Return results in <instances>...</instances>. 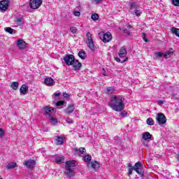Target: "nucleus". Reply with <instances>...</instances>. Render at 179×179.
<instances>
[{
  "label": "nucleus",
  "mask_w": 179,
  "mask_h": 179,
  "mask_svg": "<svg viewBox=\"0 0 179 179\" xmlns=\"http://www.w3.org/2000/svg\"><path fill=\"white\" fill-rule=\"evenodd\" d=\"M124 100L125 99L122 96L113 95L109 102V106L114 111H122L125 107Z\"/></svg>",
  "instance_id": "obj_1"
},
{
  "label": "nucleus",
  "mask_w": 179,
  "mask_h": 179,
  "mask_svg": "<svg viewBox=\"0 0 179 179\" xmlns=\"http://www.w3.org/2000/svg\"><path fill=\"white\" fill-rule=\"evenodd\" d=\"M134 170L137 174H139L141 177L145 176V172L143 171V168L142 167V164L141 162H138L135 164L134 166H131L128 170V176L132 174V171Z\"/></svg>",
  "instance_id": "obj_2"
},
{
  "label": "nucleus",
  "mask_w": 179,
  "mask_h": 179,
  "mask_svg": "<svg viewBox=\"0 0 179 179\" xmlns=\"http://www.w3.org/2000/svg\"><path fill=\"white\" fill-rule=\"evenodd\" d=\"M73 167H75V161L66 162V173L69 177H73L75 173L73 172Z\"/></svg>",
  "instance_id": "obj_3"
},
{
  "label": "nucleus",
  "mask_w": 179,
  "mask_h": 179,
  "mask_svg": "<svg viewBox=\"0 0 179 179\" xmlns=\"http://www.w3.org/2000/svg\"><path fill=\"white\" fill-rule=\"evenodd\" d=\"M63 59L66 65L71 66V65L73 64V61H75V56L73 55L67 54L64 55Z\"/></svg>",
  "instance_id": "obj_4"
},
{
  "label": "nucleus",
  "mask_w": 179,
  "mask_h": 179,
  "mask_svg": "<svg viewBox=\"0 0 179 179\" xmlns=\"http://www.w3.org/2000/svg\"><path fill=\"white\" fill-rule=\"evenodd\" d=\"M99 37L103 43H110L113 40V35L111 33L106 32V34H100Z\"/></svg>",
  "instance_id": "obj_5"
},
{
  "label": "nucleus",
  "mask_w": 179,
  "mask_h": 179,
  "mask_svg": "<svg viewBox=\"0 0 179 179\" xmlns=\"http://www.w3.org/2000/svg\"><path fill=\"white\" fill-rule=\"evenodd\" d=\"M156 121L159 125H164L167 122V118L163 113H158L156 115Z\"/></svg>",
  "instance_id": "obj_6"
},
{
  "label": "nucleus",
  "mask_w": 179,
  "mask_h": 179,
  "mask_svg": "<svg viewBox=\"0 0 179 179\" xmlns=\"http://www.w3.org/2000/svg\"><path fill=\"white\" fill-rule=\"evenodd\" d=\"M43 3V0H30L29 6L31 9H38Z\"/></svg>",
  "instance_id": "obj_7"
},
{
  "label": "nucleus",
  "mask_w": 179,
  "mask_h": 179,
  "mask_svg": "<svg viewBox=\"0 0 179 179\" xmlns=\"http://www.w3.org/2000/svg\"><path fill=\"white\" fill-rule=\"evenodd\" d=\"M9 0H2L0 1V10L1 12H6L10 4Z\"/></svg>",
  "instance_id": "obj_8"
},
{
  "label": "nucleus",
  "mask_w": 179,
  "mask_h": 179,
  "mask_svg": "<svg viewBox=\"0 0 179 179\" xmlns=\"http://www.w3.org/2000/svg\"><path fill=\"white\" fill-rule=\"evenodd\" d=\"M171 54H173V48H171L168 52H166L164 55L161 52H157L155 53L156 57L158 58H161V57H164L166 59L170 58Z\"/></svg>",
  "instance_id": "obj_9"
},
{
  "label": "nucleus",
  "mask_w": 179,
  "mask_h": 179,
  "mask_svg": "<svg viewBox=\"0 0 179 179\" xmlns=\"http://www.w3.org/2000/svg\"><path fill=\"white\" fill-rule=\"evenodd\" d=\"M44 111L45 115H48V117H54V114H55L56 113V109L45 106L44 108Z\"/></svg>",
  "instance_id": "obj_10"
},
{
  "label": "nucleus",
  "mask_w": 179,
  "mask_h": 179,
  "mask_svg": "<svg viewBox=\"0 0 179 179\" xmlns=\"http://www.w3.org/2000/svg\"><path fill=\"white\" fill-rule=\"evenodd\" d=\"M16 45L19 50H26L27 48V43L22 39L17 40Z\"/></svg>",
  "instance_id": "obj_11"
},
{
  "label": "nucleus",
  "mask_w": 179,
  "mask_h": 179,
  "mask_svg": "<svg viewBox=\"0 0 179 179\" xmlns=\"http://www.w3.org/2000/svg\"><path fill=\"white\" fill-rule=\"evenodd\" d=\"M24 166L27 167V169H34V166H36V162L34 159L26 160L24 162Z\"/></svg>",
  "instance_id": "obj_12"
},
{
  "label": "nucleus",
  "mask_w": 179,
  "mask_h": 179,
  "mask_svg": "<svg viewBox=\"0 0 179 179\" xmlns=\"http://www.w3.org/2000/svg\"><path fill=\"white\" fill-rule=\"evenodd\" d=\"M73 68H74V71H80V68H82V63L79 62V60L74 59L73 64H71Z\"/></svg>",
  "instance_id": "obj_13"
},
{
  "label": "nucleus",
  "mask_w": 179,
  "mask_h": 179,
  "mask_svg": "<svg viewBox=\"0 0 179 179\" xmlns=\"http://www.w3.org/2000/svg\"><path fill=\"white\" fill-rule=\"evenodd\" d=\"M87 166L88 169H94V170H96V169H99L100 167L99 162H97L96 161L88 162L87 164Z\"/></svg>",
  "instance_id": "obj_14"
},
{
  "label": "nucleus",
  "mask_w": 179,
  "mask_h": 179,
  "mask_svg": "<svg viewBox=\"0 0 179 179\" xmlns=\"http://www.w3.org/2000/svg\"><path fill=\"white\" fill-rule=\"evenodd\" d=\"M56 145H64V137L62 136H56L54 138Z\"/></svg>",
  "instance_id": "obj_15"
},
{
  "label": "nucleus",
  "mask_w": 179,
  "mask_h": 179,
  "mask_svg": "<svg viewBox=\"0 0 179 179\" xmlns=\"http://www.w3.org/2000/svg\"><path fill=\"white\" fill-rule=\"evenodd\" d=\"M127 49L125 48L122 47L119 51V57L120 58H127Z\"/></svg>",
  "instance_id": "obj_16"
},
{
  "label": "nucleus",
  "mask_w": 179,
  "mask_h": 179,
  "mask_svg": "<svg viewBox=\"0 0 179 179\" xmlns=\"http://www.w3.org/2000/svg\"><path fill=\"white\" fill-rule=\"evenodd\" d=\"M73 150L76 155H78V156H80V155H84V153H86V148H74Z\"/></svg>",
  "instance_id": "obj_17"
},
{
  "label": "nucleus",
  "mask_w": 179,
  "mask_h": 179,
  "mask_svg": "<svg viewBox=\"0 0 179 179\" xmlns=\"http://www.w3.org/2000/svg\"><path fill=\"white\" fill-rule=\"evenodd\" d=\"M75 110V106L73 105H68L67 108L64 109V113L68 115H71V113Z\"/></svg>",
  "instance_id": "obj_18"
},
{
  "label": "nucleus",
  "mask_w": 179,
  "mask_h": 179,
  "mask_svg": "<svg viewBox=\"0 0 179 179\" xmlns=\"http://www.w3.org/2000/svg\"><path fill=\"white\" fill-rule=\"evenodd\" d=\"M29 92V87L26 85H22V87L20 89V92L21 94H27V93Z\"/></svg>",
  "instance_id": "obj_19"
},
{
  "label": "nucleus",
  "mask_w": 179,
  "mask_h": 179,
  "mask_svg": "<svg viewBox=\"0 0 179 179\" xmlns=\"http://www.w3.org/2000/svg\"><path fill=\"white\" fill-rule=\"evenodd\" d=\"M44 83L47 85V86H52L54 85V80L51 78H46L44 80Z\"/></svg>",
  "instance_id": "obj_20"
},
{
  "label": "nucleus",
  "mask_w": 179,
  "mask_h": 179,
  "mask_svg": "<svg viewBox=\"0 0 179 179\" xmlns=\"http://www.w3.org/2000/svg\"><path fill=\"white\" fill-rule=\"evenodd\" d=\"M142 139L144 141H148V139H152V134L146 131L142 135Z\"/></svg>",
  "instance_id": "obj_21"
},
{
  "label": "nucleus",
  "mask_w": 179,
  "mask_h": 179,
  "mask_svg": "<svg viewBox=\"0 0 179 179\" xmlns=\"http://www.w3.org/2000/svg\"><path fill=\"white\" fill-rule=\"evenodd\" d=\"M55 162L57 164H61V163H64L65 162V157L61 155L55 158Z\"/></svg>",
  "instance_id": "obj_22"
},
{
  "label": "nucleus",
  "mask_w": 179,
  "mask_h": 179,
  "mask_svg": "<svg viewBox=\"0 0 179 179\" xmlns=\"http://www.w3.org/2000/svg\"><path fill=\"white\" fill-rule=\"evenodd\" d=\"M87 47L91 50V51L94 52L96 50L94 49V41H92L90 42H87Z\"/></svg>",
  "instance_id": "obj_23"
},
{
  "label": "nucleus",
  "mask_w": 179,
  "mask_h": 179,
  "mask_svg": "<svg viewBox=\"0 0 179 179\" xmlns=\"http://www.w3.org/2000/svg\"><path fill=\"white\" fill-rule=\"evenodd\" d=\"M78 57L81 59H86V57H87V55L86 54V52L85 50H81L78 53Z\"/></svg>",
  "instance_id": "obj_24"
},
{
  "label": "nucleus",
  "mask_w": 179,
  "mask_h": 179,
  "mask_svg": "<svg viewBox=\"0 0 179 179\" xmlns=\"http://www.w3.org/2000/svg\"><path fill=\"white\" fill-rule=\"evenodd\" d=\"M171 31L172 34H175L177 37H179V29L176 27H172L171 29Z\"/></svg>",
  "instance_id": "obj_25"
},
{
  "label": "nucleus",
  "mask_w": 179,
  "mask_h": 179,
  "mask_svg": "<svg viewBox=\"0 0 179 179\" xmlns=\"http://www.w3.org/2000/svg\"><path fill=\"white\" fill-rule=\"evenodd\" d=\"M17 164L16 162H10L7 166H6V169L10 170V169H15L17 167Z\"/></svg>",
  "instance_id": "obj_26"
},
{
  "label": "nucleus",
  "mask_w": 179,
  "mask_h": 179,
  "mask_svg": "<svg viewBox=\"0 0 179 179\" xmlns=\"http://www.w3.org/2000/svg\"><path fill=\"white\" fill-rule=\"evenodd\" d=\"M4 30L6 31V33H9L10 34H16V31L10 27H6L4 28Z\"/></svg>",
  "instance_id": "obj_27"
},
{
  "label": "nucleus",
  "mask_w": 179,
  "mask_h": 179,
  "mask_svg": "<svg viewBox=\"0 0 179 179\" xmlns=\"http://www.w3.org/2000/svg\"><path fill=\"white\" fill-rule=\"evenodd\" d=\"M10 87L13 88V90H17V87H19V83L18 82H13L11 83Z\"/></svg>",
  "instance_id": "obj_28"
},
{
  "label": "nucleus",
  "mask_w": 179,
  "mask_h": 179,
  "mask_svg": "<svg viewBox=\"0 0 179 179\" xmlns=\"http://www.w3.org/2000/svg\"><path fill=\"white\" fill-rule=\"evenodd\" d=\"M115 91L116 90L113 87H109L106 89V93H108V94H111V93H114V92H115Z\"/></svg>",
  "instance_id": "obj_29"
},
{
  "label": "nucleus",
  "mask_w": 179,
  "mask_h": 179,
  "mask_svg": "<svg viewBox=\"0 0 179 179\" xmlns=\"http://www.w3.org/2000/svg\"><path fill=\"white\" fill-rule=\"evenodd\" d=\"M84 162L86 163H91L92 162V155H87L84 157Z\"/></svg>",
  "instance_id": "obj_30"
},
{
  "label": "nucleus",
  "mask_w": 179,
  "mask_h": 179,
  "mask_svg": "<svg viewBox=\"0 0 179 179\" xmlns=\"http://www.w3.org/2000/svg\"><path fill=\"white\" fill-rule=\"evenodd\" d=\"M15 23L17 24H23L24 23V20H23V17H18L15 20Z\"/></svg>",
  "instance_id": "obj_31"
},
{
  "label": "nucleus",
  "mask_w": 179,
  "mask_h": 179,
  "mask_svg": "<svg viewBox=\"0 0 179 179\" xmlns=\"http://www.w3.org/2000/svg\"><path fill=\"white\" fill-rule=\"evenodd\" d=\"M148 125H155V120L152 117H149L146 121Z\"/></svg>",
  "instance_id": "obj_32"
},
{
  "label": "nucleus",
  "mask_w": 179,
  "mask_h": 179,
  "mask_svg": "<svg viewBox=\"0 0 179 179\" xmlns=\"http://www.w3.org/2000/svg\"><path fill=\"white\" fill-rule=\"evenodd\" d=\"M91 19H92V20L96 21V20H99V14L97 13H94L91 15Z\"/></svg>",
  "instance_id": "obj_33"
},
{
  "label": "nucleus",
  "mask_w": 179,
  "mask_h": 179,
  "mask_svg": "<svg viewBox=\"0 0 179 179\" xmlns=\"http://www.w3.org/2000/svg\"><path fill=\"white\" fill-rule=\"evenodd\" d=\"M50 122L52 124V125H55L58 122V120L56 118H54V117L50 116Z\"/></svg>",
  "instance_id": "obj_34"
},
{
  "label": "nucleus",
  "mask_w": 179,
  "mask_h": 179,
  "mask_svg": "<svg viewBox=\"0 0 179 179\" xmlns=\"http://www.w3.org/2000/svg\"><path fill=\"white\" fill-rule=\"evenodd\" d=\"M86 36L87 42L93 41V38H92V34L90 32H87Z\"/></svg>",
  "instance_id": "obj_35"
},
{
  "label": "nucleus",
  "mask_w": 179,
  "mask_h": 179,
  "mask_svg": "<svg viewBox=\"0 0 179 179\" xmlns=\"http://www.w3.org/2000/svg\"><path fill=\"white\" fill-rule=\"evenodd\" d=\"M115 61H117V62H121V64H124V62H126V61H128V57H126L124 60H122V61L120 58L116 57Z\"/></svg>",
  "instance_id": "obj_36"
},
{
  "label": "nucleus",
  "mask_w": 179,
  "mask_h": 179,
  "mask_svg": "<svg viewBox=\"0 0 179 179\" xmlns=\"http://www.w3.org/2000/svg\"><path fill=\"white\" fill-rule=\"evenodd\" d=\"M70 31H71V33H73V34H75L77 33L78 29H77L76 27H71L70 28Z\"/></svg>",
  "instance_id": "obj_37"
},
{
  "label": "nucleus",
  "mask_w": 179,
  "mask_h": 179,
  "mask_svg": "<svg viewBox=\"0 0 179 179\" xmlns=\"http://www.w3.org/2000/svg\"><path fill=\"white\" fill-rule=\"evenodd\" d=\"M171 3L174 6H179V0H172Z\"/></svg>",
  "instance_id": "obj_38"
},
{
  "label": "nucleus",
  "mask_w": 179,
  "mask_h": 179,
  "mask_svg": "<svg viewBox=\"0 0 179 179\" xmlns=\"http://www.w3.org/2000/svg\"><path fill=\"white\" fill-rule=\"evenodd\" d=\"M141 34H142L143 40H144V41H145V43H149V40H148V39L146 38V34L142 33Z\"/></svg>",
  "instance_id": "obj_39"
},
{
  "label": "nucleus",
  "mask_w": 179,
  "mask_h": 179,
  "mask_svg": "<svg viewBox=\"0 0 179 179\" xmlns=\"http://www.w3.org/2000/svg\"><path fill=\"white\" fill-rule=\"evenodd\" d=\"M64 101H59L56 103V106L57 107H61V106H64Z\"/></svg>",
  "instance_id": "obj_40"
},
{
  "label": "nucleus",
  "mask_w": 179,
  "mask_h": 179,
  "mask_svg": "<svg viewBox=\"0 0 179 179\" xmlns=\"http://www.w3.org/2000/svg\"><path fill=\"white\" fill-rule=\"evenodd\" d=\"M67 124H73V120L69 117L66 118Z\"/></svg>",
  "instance_id": "obj_41"
},
{
  "label": "nucleus",
  "mask_w": 179,
  "mask_h": 179,
  "mask_svg": "<svg viewBox=\"0 0 179 179\" xmlns=\"http://www.w3.org/2000/svg\"><path fill=\"white\" fill-rule=\"evenodd\" d=\"M134 13L136 16H141V13H142V12L139 10H135Z\"/></svg>",
  "instance_id": "obj_42"
},
{
  "label": "nucleus",
  "mask_w": 179,
  "mask_h": 179,
  "mask_svg": "<svg viewBox=\"0 0 179 179\" xmlns=\"http://www.w3.org/2000/svg\"><path fill=\"white\" fill-rule=\"evenodd\" d=\"M5 135V131H3V129L0 128V138H2Z\"/></svg>",
  "instance_id": "obj_43"
},
{
  "label": "nucleus",
  "mask_w": 179,
  "mask_h": 179,
  "mask_svg": "<svg viewBox=\"0 0 179 179\" xmlns=\"http://www.w3.org/2000/svg\"><path fill=\"white\" fill-rule=\"evenodd\" d=\"M131 9H136V3H131L130 4Z\"/></svg>",
  "instance_id": "obj_44"
},
{
  "label": "nucleus",
  "mask_w": 179,
  "mask_h": 179,
  "mask_svg": "<svg viewBox=\"0 0 179 179\" xmlns=\"http://www.w3.org/2000/svg\"><path fill=\"white\" fill-rule=\"evenodd\" d=\"M127 111H123V112H122V113H120V115L121 116V117H127Z\"/></svg>",
  "instance_id": "obj_45"
},
{
  "label": "nucleus",
  "mask_w": 179,
  "mask_h": 179,
  "mask_svg": "<svg viewBox=\"0 0 179 179\" xmlns=\"http://www.w3.org/2000/svg\"><path fill=\"white\" fill-rule=\"evenodd\" d=\"M53 96H55V97H59V96H61V92H59V91H57L55 93L53 94Z\"/></svg>",
  "instance_id": "obj_46"
},
{
  "label": "nucleus",
  "mask_w": 179,
  "mask_h": 179,
  "mask_svg": "<svg viewBox=\"0 0 179 179\" xmlns=\"http://www.w3.org/2000/svg\"><path fill=\"white\" fill-rule=\"evenodd\" d=\"M73 14L74 15V16H77V17L80 16V12L79 11H73Z\"/></svg>",
  "instance_id": "obj_47"
},
{
  "label": "nucleus",
  "mask_w": 179,
  "mask_h": 179,
  "mask_svg": "<svg viewBox=\"0 0 179 179\" xmlns=\"http://www.w3.org/2000/svg\"><path fill=\"white\" fill-rule=\"evenodd\" d=\"M123 31L126 33V34H128L129 36L131 34V32L127 29H123Z\"/></svg>",
  "instance_id": "obj_48"
},
{
  "label": "nucleus",
  "mask_w": 179,
  "mask_h": 179,
  "mask_svg": "<svg viewBox=\"0 0 179 179\" xmlns=\"http://www.w3.org/2000/svg\"><path fill=\"white\" fill-rule=\"evenodd\" d=\"M63 96L65 97V99H68V97H69V94L66 92L63 93Z\"/></svg>",
  "instance_id": "obj_49"
},
{
  "label": "nucleus",
  "mask_w": 179,
  "mask_h": 179,
  "mask_svg": "<svg viewBox=\"0 0 179 179\" xmlns=\"http://www.w3.org/2000/svg\"><path fill=\"white\" fill-rule=\"evenodd\" d=\"M93 2H94V3H100V2H101V0H93Z\"/></svg>",
  "instance_id": "obj_50"
},
{
  "label": "nucleus",
  "mask_w": 179,
  "mask_h": 179,
  "mask_svg": "<svg viewBox=\"0 0 179 179\" xmlns=\"http://www.w3.org/2000/svg\"><path fill=\"white\" fill-rule=\"evenodd\" d=\"M164 101H163L162 100L158 101L159 106H162V104H164Z\"/></svg>",
  "instance_id": "obj_51"
},
{
  "label": "nucleus",
  "mask_w": 179,
  "mask_h": 179,
  "mask_svg": "<svg viewBox=\"0 0 179 179\" xmlns=\"http://www.w3.org/2000/svg\"><path fill=\"white\" fill-rule=\"evenodd\" d=\"M126 26H127V29H132V26L129 24H127Z\"/></svg>",
  "instance_id": "obj_52"
},
{
  "label": "nucleus",
  "mask_w": 179,
  "mask_h": 179,
  "mask_svg": "<svg viewBox=\"0 0 179 179\" xmlns=\"http://www.w3.org/2000/svg\"><path fill=\"white\" fill-rule=\"evenodd\" d=\"M145 145V146H148V144L147 143V144H144Z\"/></svg>",
  "instance_id": "obj_53"
},
{
  "label": "nucleus",
  "mask_w": 179,
  "mask_h": 179,
  "mask_svg": "<svg viewBox=\"0 0 179 179\" xmlns=\"http://www.w3.org/2000/svg\"><path fill=\"white\" fill-rule=\"evenodd\" d=\"M45 131H48V129H46Z\"/></svg>",
  "instance_id": "obj_54"
},
{
  "label": "nucleus",
  "mask_w": 179,
  "mask_h": 179,
  "mask_svg": "<svg viewBox=\"0 0 179 179\" xmlns=\"http://www.w3.org/2000/svg\"><path fill=\"white\" fill-rule=\"evenodd\" d=\"M0 179H2V178H0Z\"/></svg>",
  "instance_id": "obj_55"
}]
</instances>
